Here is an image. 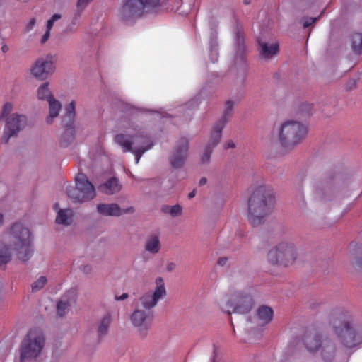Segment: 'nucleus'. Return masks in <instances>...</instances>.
<instances>
[{
    "mask_svg": "<svg viewBox=\"0 0 362 362\" xmlns=\"http://www.w3.org/2000/svg\"><path fill=\"white\" fill-rule=\"evenodd\" d=\"M274 204L272 189L262 185L252 192L248 199L247 219L251 225L257 226L264 221V218L271 214Z\"/></svg>",
    "mask_w": 362,
    "mask_h": 362,
    "instance_id": "f257e3e1",
    "label": "nucleus"
},
{
    "mask_svg": "<svg viewBox=\"0 0 362 362\" xmlns=\"http://www.w3.org/2000/svg\"><path fill=\"white\" fill-rule=\"evenodd\" d=\"M331 323L334 333L344 349H351L362 344V326L354 324L349 315L334 317Z\"/></svg>",
    "mask_w": 362,
    "mask_h": 362,
    "instance_id": "f03ea898",
    "label": "nucleus"
},
{
    "mask_svg": "<svg viewBox=\"0 0 362 362\" xmlns=\"http://www.w3.org/2000/svg\"><path fill=\"white\" fill-rule=\"evenodd\" d=\"M307 133L308 129L304 124L297 121L288 120L280 126L278 139L283 148L292 150L305 139Z\"/></svg>",
    "mask_w": 362,
    "mask_h": 362,
    "instance_id": "7ed1b4c3",
    "label": "nucleus"
},
{
    "mask_svg": "<svg viewBox=\"0 0 362 362\" xmlns=\"http://www.w3.org/2000/svg\"><path fill=\"white\" fill-rule=\"evenodd\" d=\"M9 236L18 258L23 262L28 261L33 252L30 230L21 223L16 222L11 226Z\"/></svg>",
    "mask_w": 362,
    "mask_h": 362,
    "instance_id": "20e7f679",
    "label": "nucleus"
},
{
    "mask_svg": "<svg viewBox=\"0 0 362 362\" xmlns=\"http://www.w3.org/2000/svg\"><path fill=\"white\" fill-rule=\"evenodd\" d=\"M298 255V250L294 242L291 240H285L269 250L267 259L273 265L288 267L296 262Z\"/></svg>",
    "mask_w": 362,
    "mask_h": 362,
    "instance_id": "39448f33",
    "label": "nucleus"
},
{
    "mask_svg": "<svg viewBox=\"0 0 362 362\" xmlns=\"http://www.w3.org/2000/svg\"><path fill=\"white\" fill-rule=\"evenodd\" d=\"M219 307L223 312L231 313L247 314L253 307V299L251 294L245 291H237L228 297L219 301Z\"/></svg>",
    "mask_w": 362,
    "mask_h": 362,
    "instance_id": "423d86ee",
    "label": "nucleus"
},
{
    "mask_svg": "<svg viewBox=\"0 0 362 362\" xmlns=\"http://www.w3.org/2000/svg\"><path fill=\"white\" fill-rule=\"evenodd\" d=\"M45 345V337L41 330H30L23 340L20 349L21 362L35 359L41 352Z\"/></svg>",
    "mask_w": 362,
    "mask_h": 362,
    "instance_id": "0eeeda50",
    "label": "nucleus"
},
{
    "mask_svg": "<svg viewBox=\"0 0 362 362\" xmlns=\"http://www.w3.org/2000/svg\"><path fill=\"white\" fill-rule=\"evenodd\" d=\"M158 6L157 0H124L119 16L124 21H133Z\"/></svg>",
    "mask_w": 362,
    "mask_h": 362,
    "instance_id": "6e6552de",
    "label": "nucleus"
},
{
    "mask_svg": "<svg viewBox=\"0 0 362 362\" xmlns=\"http://www.w3.org/2000/svg\"><path fill=\"white\" fill-rule=\"evenodd\" d=\"M66 194L75 203L90 201L96 195L94 186L83 173H79L76 177V186L67 187Z\"/></svg>",
    "mask_w": 362,
    "mask_h": 362,
    "instance_id": "1a4fd4ad",
    "label": "nucleus"
},
{
    "mask_svg": "<svg viewBox=\"0 0 362 362\" xmlns=\"http://www.w3.org/2000/svg\"><path fill=\"white\" fill-rule=\"evenodd\" d=\"M155 284L156 287L153 291L145 292L139 298L141 307L149 312L157 305L160 300L165 298L167 295L164 280L162 277H157Z\"/></svg>",
    "mask_w": 362,
    "mask_h": 362,
    "instance_id": "9d476101",
    "label": "nucleus"
},
{
    "mask_svg": "<svg viewBox=\"0 0 362 362\" xmlns=\"http://www.w3.org/2000/svg\"><path fill=\"white\" fill-rule=\"evenodd\" d=\"M27 124V117L23 115L11 114L6 118V125L1 141L8 144L11 137H16Z\"/></svg>",
    "mask_w": 362,
    "mask_h": 362,
    "instance_id": "9b49d317",
    "label": "nucleus"
},
{
    "mask_svg": "<svg viewBox=\"0 0 362 362\" xmlns=\"http://www.w3.org/2000/svg\"><path fill=\"white\" fill-rule=\"evenodd\" d=\"M151 312L139 308L130 315V322L140 338L144 339L148 336L151 327Z\"/></svg>",
    "mask_w": 362,
    "mask_h": 362,
    "instance_id": "f8f14e48",
    "label": "nucleus"
},
{
    "mask_svg": "<svg viewBox=\"0 0 362 362\" xmlns=\"http://www.w3.org/2000/svg\"><path fill=\"white\" fill-rule=\"evenodd\" d=\"M55 71L52 57L47 55L35 61L30 69L31 75L40 81L47 79Z\"/></svg>",
    "mask_w": 362,
    "mask_h": 362,
    "instance_id": "ddd939ff",
    "label": "nucleus"
},
{
    "mask_svg": "<svg viewBox=\"0 0 362 362\" xmlns=\"http://www.w3.org/2000/svg\"><path fill=\"white\" fill-rule=\"evenodd\" d=\"M189 155V141L185 137L180 138L175 145L169 158L170 165L175 169L182 168Z\"/></svg>",
    "mask_w": 362,
    "mask_h": 362,
    "instance_id": "4468645a",
    "label": "nucleus"
},
{
    "mask_svg": "<svg viewBox=\"0 0 362 362\" xmlns=\"http://www.w3.org/2000/svg\"><path fill=\"white\" fill-rule=\"evenodd\" d=\"M337 192V182L332 176H325L315 189L316 197L322 202L332 200Z\"/></svg>",
    "mask_w": 362,
    "mask_h": 362,
    "instance_id": "2eb2a0df",
    "label": "nucleus"
},
{
    "mask_svg": "<svg viewBox=\"0 0 362 362\" xmlns=\"http://www.w3.org/2000/svg\"><path fill=\"white\" fill-rule=\"evenodd\" d=\"M233 49L236 62L244 63L247 48L245 40V33L240 25H237L233 31Z\"/></svg>",
    "mask_w": 362,
    "mask_h": 362,
    "instance_id": "dca6fc26",
    "label": "nucleus"
},
{
    "mask_svg": "<svg viewBox=\"0 0 362 362\" xmlns=\"http://www.w3.org/2000/svg\"><path fill=\"white\" fill-rule=\"evenodd\" d=\"M153 146V142L146 132H142L139 136L134 137L132 152L135 156V163L138 164L142 155L150 150Z\"/></svg>",
    "mask_w": 362,
    "mask_h": 362,
    "instance_id": "f3484780",
    "label": "nucleus"
},
{
    "mask_svg": "<svg viewBox=\"0 0 362 362\" xmlns=\"http://www.w3.org/2000/svg\"><path fill=\"white\" fill-rule=\"evenodd\" d=\"M134 133L132 134H119L115 137V141L122 147L123 152H130L134 148L135 136H139L141 133L145 132L141 128L136 127Z\"/></svg>",
    "mask_w": 362,
    "mask_h": 362,
    "instance_id": "a211bd4d",
    "label": "nucleus"
},
{
    "mask_svg": "<svg viewBox=\"0 0 362 362\" xmlns=\"http://www.w3.org/2000/svg\"><path fill=\"white\" fill-rule=\"evenodd\" d=\"M259 53L262 58L269 60L276 56L279 51L278 43H267L261 40L258 41Z\"/></svg>",
    "mask_w": 362,
    "mask_h": 362,
    "instance_id": "6ab92c4d",
    "label": "nucleus"
},
{
    "mask_svg": "<svg viewBox=\"0 0 362 362\" xmlns=\"http://www.w3.org/2000/svg\"><path fill=\"white\" fill-rule=\"evenodd\" d=\"M320 351L322 360L325 362H330L336 356L337 348L332 340L325 339L322 342Z\"/></svg>",
    "mask_w": 362,
    "mask_h": 362,
    "instance_id": "aec40b11",
    "label": "nucleus"
},
{
    "mask_svg": "<svg viewBox=\"0 0 362 362\" xmlns=\"http://www.w3.org/2000/svg\"><path fill=\"white\" fill-rule=\"evenodd\" d=\"M97 212L105 216H120L121 207L116 203L99 204L96 206Z\"/></svg>",
    "mask_w": 362,
    "mask_h": 362,
    "instance_id": "412c9836",
    "label": "nucleus"
},
{
    "mask_svg": "<svg viewBox=\"0 0 362 362\" xmlns=\"http://www.w3.org/2000/svg\"><path fill=\"white\" fill-rule=\"evenodd\" d=\"M224 127L225 126L223 125V123L216 122L212 127L209 141L205 146L214 149L221 141Z\"/></svg>",
    "mask_w": 362,
    "mask_h": 362,
    "instance_id": "4be33fe9",
    "label": "nucleus"
},
{
    "mask_svg": "<svg viewBox=\"0 0 362 362\" xmlns=\"http://www.w3.org/2000/svg\"><path fill=\"white\" fill-rule=\"evenodd\" d=\"M99 189L104 194L112 195L122 189V185L116 177H111L99 186Z\"/></svg>",
    "mask_w": 362,
    "mask_h": 362,
    "instance_id": "5701e85b",
    "label": "nucleus"
},
{
    "mask_svg": "<svg viewBox=\"0 0 362 362\" xmlns=\"http://www.w3.org/2000/svg\"><path fill=\"white\" fill-rule=\"evenodd\" d=\"M145 251L151 255H156L161 249V243L158 235L152 234L148 235L144 245Z\"/></svg>",
    "mask_w": 362,
    "mask_h": 362,
    "instance_id": "b1692460",
    "label": "nucleus"
},
{
    "mask_svg": "<svg viewBox=\"0 0 362 362\" xmlns=\"http://www.w3.org/2000/svg\"><path fill=\"white\" fill-rule=\"evenodd\" d=\"M322 341L321 337L317 334H309L304 338L305 346L310 353L318 351L321 348Z\"/></svg>",
    "mask_w": 362,
    "mask_h": 362,
    "instance_id": "393cba45",
    "label": "nucleus"
},
{
    "mask_svg": "<svg viewBox=\"0 0 362 362\" xmlns=\"http://www.w3.org/2000/svg\"><path fill=\"white\" fill-rule=\"evenodd\" d=\"M259 325L263 326L270 322L273 317V310L266 305L260 306L257 310Z\"/></svg>",
    "mask_w": 362,
    "mask_h": 362,
    "instance_id": "a878e982",
    "label": "nucleus"
},
{
    "mask_svg": "<svg viewBox=\"0 0 362 362\" xmlns=\"http://www.w3.org/2000/svg\"><path fill=\"white\" fill-rule=\"evenodd\" d=\"M74 212L71 209H59L56 216V223L64 226H70L73 222Z\"/></svg>",
    "mask_w": 362,
    "mask_h": 362,
    "instance_id": "bb28decb",
    "label": "nucleus"
},
{
    "mask_svg": "<svg viewBox=\"0 0 362 362\" xmlns=\"http://www.w3.org/2000/svg\"><path fill=\"white\" fill-rule=\"evenodd\" d=\"M65 130L60 139L61 146L65 148L69 146L75 139V130L74 124L64 125Z\"/></svg>",
    "mask_w": 362,
    "mask_h": 362,
    "instance_id": "cd10ccee",
    "label": "nucleus"
},
{
    "mask_svg": "<svg viewBox=\"0 0 362 362\" xmlns=\"http://www.w3.org/2000/svg\"><path fill=\"white\" fill-rule=\"evenodd\" d=\"M12 255L8 245L0 240V267L5 266L11 262Z\"/></svg>",
    "mask_w": 362,
    "mask_h": 362,
    "instance_id": "c85d7f7f",
    "label": "nucleus"
},
{
    "mask_svg": "<svg viewBox=\"0 0 362 362\" xmlns=\"http://www.w3.org/2000/svg\"><path fill=\"white\" fill-rule=\"evenodd\" d=\"M350 43L352 52L357 55L362 53V33H354L351 35Z\"/></svg>",
    "mask_w": 362,
    "mask_h": 362,
    "instance_id": "c756f323",
    "label": "nucleus"
},
{
    "mask_svg": "<svg viewBox=\"0 0 362 362\" xmlns=\"http://www.w3.org/2000/svg\"><path fill=\"white\" fill-rule=\"evenodd\" d=\"M76 103L71 101L66 108V113L62 117L63 125H71L74 123Z\"/></svg>",
    "mask_w": 362,
    "mask_h": 362,
    "instance_id": "7c9ffc66",
    "label": "nucleus"
},
{
    "mask_svg": "<svg viewBox=\"0 0 362 362\" xmlns=\"http://www.w3.org/2000/svg\"><path fill=\"white\" fill-rule=\"evenodd\" d=\"M49 103V117L47 118V122L51 123L53 118L59 115V111L62 108V105L59 101L57 100L54 98L48 101Z\"/></svg>",
    "mask_w": 362,
    "mask_h": 362,
    "instance_id": "2f4dec72",
    "label": "nucleus"
},
{
    "mask_svg": "<svg viewBox=\"0 0 362 362\" xmlns=\"http://www.w3.org/2000/svg\"><path fill=\"white\" fill-rule=\"evenodd\" d=\"M37 96L39 100H47V102L54 98L51 90L49 89L48 82H45L40 86L37 90Z\"/></svg>",
    "mask_w": 362,
    "mask_h": 362,
    "instance_id": "473e14b6",
    "label": "nucleus"
},
{
    "mask_svg": "<svg viewBox=\"0 0 362 362\" xmlns=\"http://www.w3.org/2000/svg\"><path fill=\"white\" fill-rule=\"evenodd\" d=\"M111 321L112 319L110 315H105L99 321L97 332L100 337H102L107 334Z\"/></svg>",
    "mask_w": 362,
    "mask_h": 362,
    "instance_id": "72a5a7b5",
    "label": "nucleus"
},
{
    "mask_svg": "<svg viewBox=\"0 0 362 362\" xmlns=\"http://www.w3.org/2000/svg\"><path fill=\"white\" fill-rule=\"evenodd\" d=\"M233 106L234 103L232 100L226 101L223 115L216 122L219 124L223 123V125L226 126L232 117Z\"/></svg>",
    "mask_w": 362,
    "mask_h": 362,
    "instance_id": "f704fd0d",
    "label": "nucleus"
},
{
    "mask_svg": "<svg viewBox=\"0 0 362 362\" xmlns=\"http://www.w3.org/2000/svg\"><path fill=\"white\" fill-rule=\"evenodd\" d=\"M160 210L163 214H169L172 217L179 216L182 213V208L180 204H175L174 206L167 204L162 205Z\"/></svg>",
    "mask_w": 362,
    "mask_h": 362,
    "instance_id": "c9c22d12",
    "label": "nucleus"
},
{
    "mask_svg": "<svg viewBox=\"0 0 362 362\" xmlns=\"http://www.w3.org/2000/svg\"><path fill=\"white\" fill-rule=\"evenodd\" d=\"M70 303L68 300H61L57 304V314L62 317L65 315L66 309L69 307Z\"/></svg>",
    "mask_w": 362,
    "mask_h": 362,
    "instance_id": "e433bc0d",
    "label": "nucleus"
},
{
    "mask_svg": "<svg viewBox=\"0 0 362 362\" xmlns=\"http://www.w3.org/2000/svg\"><path fill=\"white\" fill-rule=\"evenodd\" d=\"M214 148L206 146H204V151L200 157L202 164H208L209 163Z\"/></svg>",
    "mask_w": 362,
    "mask_h": 362,
    "instance_id": "4c0bfd02",
    "label": "nucleus"
},
{
    "mask_svg": "<svg viewBox=\"0 0 362 362\" xmlns=\"http://www.w3.org/2000/svg\"><path fill=\"white\" fill-rule=\"evenodd\" d=\"M47 283V279L45 276H40L32 284V291L37 292L42 289Z\"/></svg>",
    "mask_w": 362,
    "mask_h": 362,
    "instance_id": "58836bf2",
    "label": "nucleus"
},
{
    "mask_svg": "<svg viewBox=\"0 0 362 362\" xmlns=\"http://www.w3.org/2000/svg\"><path fill=\"white\" fill-rule=\"evenodd\" d=\"M92 0H78L77 4H76V12L77 15L79 16L82 11L86 8L88 4Z\"/></svg>",
    "mask_w": 362,
    "mask_h": 362,
    "instance_id": "ea45409f",
    "label": "nucleus"
},
{
    "mask_svg": "<svg viewBox=\"0 0 362 362\" xmlns=\"http://www.w3.org/2000/svg\"><path fill=\"white\" fill-rule=\"evenodd\" d=\"M13 109V105L11 103H6L2 109L1 113L0 115V120L4 117H8V115L11 113Z\"/></svg>",
    "mask_w": 362,
    "mask_h": 362,
    "instance_id": "a19ab883",
    "label": "nucleus"
},
{
    "mask_svg": "<svg viewBox=\"0 0 362 362\" xmlns=\"http://www.w3.org/2000/svg\"><path fill=\"white\" fill-rule=\"evenodd\" d=\"M218 42L217 36L215 33L211 34V40L209 42V49L210 52H213L214 49H217Z\"/></svg>",
    "mask_w": 362,
    "mask_h": 362,
    "instance_id": "79ce46f5",
    "label": "nucleus"
},
{
    "mask_svg": "<svg viewBox=\"0 0 362 362\" xmlns=\"http://www.w3.org/2000/svg\"><path fill=\"white\" fill-rule=\"evenodd\" d=\"M358 79L351 78L345 85L346 90H351L356 87Z\"/></svg>",
    "mask_w": 362,
    "mask_h": 362,
    "instance_id": "37998d69",
    "label": "nucleus"
},
{
    "mask_svg": "<svg viewBox=\"0 0 362 362\" xmlns=\"http://www.w3.org/2000/svg\"><path fill=\"white\" fill-rule=\"evenodd\" d=\"M35 24H36V19L35 18H32L29 21V22L26 24L25 28V31L26 33L31 31L34 28Z\"/></svg>",
    "mask_w": 362,
    "mask_h": 362,
    "instance_id": "c03bdc74",
    "label": "nucleus"
},
{
    "mask_svg": "<svg viewBox=\"0 0 362 362\" xmlns=\"http://www.w3.org/2000/svg\"><path fill=\"white\" fill-rule=\"evenodd\" d=\"M317 20V18H305L303 21V27L305 28L310 26L311 24H313L314 22H315Z\"/></svg>",
    "mask_w": 362,
    "mask_h": 362,
    "instance_id": "a18cd8bd",
    "label": "nucleus"
},
{
    "mask_svg": "<svg viewBox=\"0 0 362 362\" xmlns=\"http://www.w3.org/2000/svg\"><path fill=\"white\" fill-rule=\"evenodd\" d=\"M210 56L211 62L214 63L217 62L218 57V49H214L213 52H210Z\"/></svg>",
    "mask_w": 362,
    "mask_h": 362,
    "instance_id": "49530a36",
    "label": "nucleus"
},
{
    "mask_svg": "<svg viewBox=\"0 0 362 362\" xmlns=\"http://www.w3.org/2000/svg\"><path fill=\"white\" fill-rule=\"evenodd\" d=\"M49 36H50V30H46L45 34L41 37V40H40L41 44H45L49 38Z\"/></svg>",
    "mask_w": 362,
    "mask_h": 362,
    "instance_id": "de8ad7c7",
    "label": "nucleus"
},
{
    "mask_svg": "<svg viewBox=\"0 0 362 362\" xmlns=\"http://www.w3.org/2000/svg\"><path fill=\"white\" fill-rule=\"evenodd\" d=\"M134 208L133 206H129L126 209L121 208V216L126 214H133L134 212Z\"/></svg>",
    "mask_w": 362,
    "mask_h": 362,
    "instance_id": "09e8293b",
    "label": "nucleus"
},
{
    "mask_svg": "<svg viewBox=\"0 0 362 362\" xmlns=\"http://www.w3.org/2000/svg\"><path fill=\"white\" fill-rule=\"evenodd\" d=\"M228 260V257H220V258H218V259L217 261V264L219 266L223 267L227 264Z\"/></svg>",
    "mask_w": 362,
    "mask_h": 362,
    "instance_id": "8fccbe9b",
    "label": "nucleus"
},
{
    "mask_svg": "<svg viewBox=\"0 0 362 362\" xmlns=\"http://www.w3.org/2000/svg\"><path fill=\"white\" fill-rule=\"evenodd\" d=\"M235 147V144L231 140H229L224 144V148H226V149L234 148Z\"/></svg>",
    "mask_w": 362,
    "mask_h": 362,
    "instance_id": "3c124183",
    "label": "nucleus"
},
{
    "mask_svg": "<svg viewBox=\"0 0 362 362\" xmlns=\"http://www.w3.org/2000/svg\"><path fill=\"white\" fill-rule=\"evenodd\" d=\"M127 298H128V294L126 293H124L119 296H116L115 297V299L118 301V300H124L127 299Z\"/></svg>",
    "mask_w": 362,
    "mask_h": 362,
    "instance_id": "603ef678",
    "label": "nucleus"
},
{
    "mask_svg": "<svg viewBox=\"0 0 362 362\" xmlns=\"http://www.w3.org/2000/svg\"><path fill=\"white\" fill-rule=\"evenodd\" d=\"M61 18L62 16L60 14L55 13L51 17V18H49V20L54 23L55 21L59 20Z\"/></svg>",
    "mask_w": 362,
    "mask_h": 362,
    "instance_id": "864d4df0",
    "label": "nucleus"
},
{
    "mask_svg": "<svg viewBox=\"0 0 362 362\" xmlns=\"http://www.w3.org/2000/svg\"><path fill=\"white\" fill-rule=\"evenodd\" d=\"M61 18L62 16L60 14L55 13L51 17V18H49V20L54 23L55 21L59 20Z\"/></svg>",
    "mask_w": 362,
    "mask_h": 362,
    "instance_id": "5fc2aeb1",
    "label": "nucleus"
},
{
    "mask_svg": "<svg viewBox=\"0 0 362 362\" xmlns=\"http://www.w3.org/2000/svg\"><path fill=\"white\" fill-rule=\"evenodd\" d=\"M54 25V22H52L51 20H48L47 21L46 24V30H51Z\"/></svg>",
    "mask_w": 362,
    "mask_h": 362,
    "instance_id": "6e6d98bb",
    "label": "nucleus"
},
{
    "mask_svg": "<svg viewBox=\"0 0 362 362\" xmlns=\"http://www.w3.org/2000/svg\"><path fill=\"white\" fill-rule=\"evenodd\" d=\"M180 3H181V0H179V1H177V6H169L168 7V8H170V10H172V11H176L178 9V8L180 7Z\"/></svg>",
    "mask_w": 362,
    "mask_h": 362,
    "instance_id": "4d7b16f0",
    "label": "nucleus"
},
{
    "mask_svg": "<svg viewBox=\"0 0 362 362\" xmlns=\"http://www.w3.org/2000/svg\"><path fill=\"white\" fill-rule=\"evenodd\" d=\"M175 267V263H173V262H170L169 263L168 265H167V269L168 271H172L173 269H174Z\"/></svg>",
    "mask_w": 362,
    "mask_h": 362,
    "instance_id": "13d9d810",
    "label": "nucleus"
},
{
    "mask_svg": "<svg viewBox=\"0 0 362 362\" xmlns=\"http://www.w3.org/2000/svg\"><path fill=\"white\" fill-rule=\"evenodd\" d=\"M207 182V179L206 177H202L199 180V185H204Z\"/></svg>",
    "mask_w": 362,
    "mask_h": 362,
    "instance_id": "bf43d9fd",
    "label": "nucleus"
},
{
    "mask_svg": "<svg viewBox=\"0 0 362 362\" xmlns=\"http://www.w3.org/2000/svg\"><path fill=\"white\" fill-rule=\"evenodd\" d=\"M1 49L4 53H6L8 51V47L6 45H3Z\"/></svg>",
    "mask_w": 362,
    "mask_h": 362,
    "instance_id": "052dcab7",
    "label": "nucleus"
},
{
    "mask_svg": "<svg viewBox=\"0 0 362 362\" xmlns=\"http://www.w3.org/2000/svg\"><path fill=\"white\" fill-rule=\"evenodd\" d=\"M4 217L2 213L0 212V228L4 225Z\"/></svg>",
    "mask_w": 362,
    "mask_h": 362,
    "instance_id": "680f3d73",
    "label": "nucleus"
},
{
    "mask_svg": "<svg viewBox=\"0 0 362 362\" xmlns=\"http://www.w3.org/2000/svg\"><path fill=\"white\" fill-rule=\"evenodd\" d=\"M195 194H196L195 190H193L192 192H191L190 193H189V194H188V197H189V199H192V198H193V197L195 196Z\"/></svg>",
    "mask_w": 362,
    "mask_h": 362,
    "instance_id": "e2e57ef3",
    "label": "nucleus"
},
{
    "mask_svg": "<svg viewBox=\"0 0 362 362\" xmlns=\"http://www.w3.org/2000/svg\"><path fill=\"white\" fill-rule=\"evenodd\" d=\"M53 208H54V209L57 212V211H58L59 209H61L59 208V203H55V204H54Z\"/></svg>",
    "mask_w": 362,
    "mask_h": 362,
    "instance_id": "0e129e2a",
    "label": "nucleus"
},
{
    "mask_svg": "<svg viewBox=\"0 0 362 362\" xmlns=\"http://www.w3.org/2000/svg\"><path fill=\"white\" fill-rule=\"evenodd\" d=\"M90 270V268L88 266H85L84 268H83V271L85 272H88Z\"/></svg>",
    "mask_w": 362,
    "mask_h": 362,
    "instance_id": "69168bd1",
    "label": "nucleus"
},
{
    "mask_svg": "<svg viewBox=\"0 0 362 362\" xmlns=\"http://www.w3.org/2000/svg\"><path fill=\"white\" fill-rule=\"evenodd\" d=\"M250 2H251V0H243V3H244V4H245V5H248V4H250Z\"/></svg>",
    "mask_w": 362,
    "mask_h": 362,
    "instance_id": "338daca9",
    "label": "nucleus"
},
{
    "mask_svg": "<svg viewBox=\"0 0 362 362\" xmlns=\"http://www.w3.org/2000/svg\"><path fill=\"white\" fill-rule=\"evenodd\" d=\"M357 263H358L359 265L362 266V262H361L360 259H358V260L357 261Z\"/></svg>",
    "mask_w": 362,
    "mask_h": 362,
    "instance_id": "774afa93",
    "label": "nucleus"
}]
</instances>
